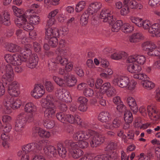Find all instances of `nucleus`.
<instances>
[{
    "label": "nucleus",
    "instance_id": "c756f323",
    "mask_svg": "<svg viewBox=\"0 0 160 160\" xmlns=\"http://www.w3.org/2000/svg\"><path fill=\"white\" fill-rule=\"evenodd\" d=\"M14 76V73H5L2 76V81L4 83L7 84L8 82H9L13 80Z\"/></svg>",
    "mask_w": 160,
    "mask_h": 160
},
{
    "label": "nucleus",
    "instance_id": "bb28decb",
    "mask_svg": "<svg viewBox=\"0 0 160 160\" xmlns=\"http://www.w3.org/2000/svg\"><path fill=\"white\" fill-rule=\"evenodd\" d=\"M127 56V53L125 52L121 51L112 54L111 55V58L113 59L119 60L122 58H125Z\"/></svg>",
    "mask_w": 160,
    "mask_h": 160
},
{
    "label": "nucleus",
    "instance_id": "aec40b11",
    "mask_svg": "<svg viewBox=\"0 0 160 160\" xmlns=\"http://www.w3.org/2000/svg\"><path fill=\"white\" fill-rule=\"evenodd\" d=\"M27 16L26 14L23 13L17 17V18L15 19V23L17 26L19 28H22L23 23L26 21Z\"/></svg>",
    "mask_w": 160,
    "mask_h": 160
},
{
    "label": "nucleus",
    "instance_id": "473e14b6",
    "mask_svg": "<svg viewBox=\"0 0 160 160\" xmlns=\"http://www.w3.org/2000/svg\"><path fill=\"white\" fill-rule=\"evenodd\" d=\"M112 28V31L113 32H118L122 25V22L121 20H117L113 23Z\"/></svg>",
    "mask_w": 160,
    "mask_h": 160
},
{
    "label": "nucleus",
    "instance_id": "423d86ee",
    "mask_svg": "<svg viewBox=\"0 0 160 160\" xmlns=\"http://www.w3.org/2000/svg\"><path fill=\"white\" fill-rule=\"evenodd\" d=\"M56 117L59 121L63 123L68 122L75 124V115L73 116L70 114H65L62 112H59L56 114Z\"/></svg>",
    "mask_w": 160,
    "mask_h": 160
},
{
    "label": "nucleus",
    "instance_id": "e2e57ef3",
    "mask_svg": "<svg viewBox=\"0 0 160 160\" xmlns=\"http://www.w3.org/2000/svg\"><path fill=\"white\" fill-rule=\"evenodd\" d=\"M18 155L21 157V160H28L29 155L27 153L23 152L22 151H19L18 153Z\"/></svg>",
    "mask_w": 160,
    "mask_h": 160
},
{
    "label": "nucleus",
    "instance_id": "0eeeda50",
    "mask_svg": "<svg viewBox=\"0 0 160 160\" xmlns=\"http://www.w3.org/2000/svg\"><path fill=\"white\" fill-rule=\"evenodd\" d=\"M4 59L8 63L16 66L21 65L22 62L20 55L14 54L12 55L10 54H7L5 55Z\"/></svg>",
    "mask_w": 160,
    "mask_h": 160
},
{
    "label": "nucleus",
    "instance_id": "20e7f679",
    "mask_svg": "<svg viewBox=\"0 0 160 160\" xmlns=\"http://www.w3.org/2000/svg\"><path fill=\"white\" fill-rule=\"evenodd\" d=\"M87 131L90 132V134H91L89 140L92 147H96L104 142L106 138L103 135L96 133L91 130H88Z\"/></svg>",
    "mask_w": 160,
    "mask_h": 160
},
{
    "label": "nucleus",
    "instance_id": "13d9d810",
    "mask_svg": "<svg viewBox=\"0 0 160 160\" xmlns=\"http://www.w3.org/2000/svg\"><path fill=\"white\" fill-rule=\"evenodd\" d=\"M12 10L14 14L17 17L19 16V15L22 14L21 10L15 6H12Z\"/></svg>",
    "mask_w": 160,
    "mask_h": 160
},
{
    "label": "nucleus",
    "instance_id": "9b49d317",
    "mask_svg": "<svg viewBox=\"0 0 160 160\" xmlns=\"http://www.w3.org/2000/svg\"><path fill=\"white\" fill-rule=\"evenodd\" d=\"M18 83L16 81H14L8 86V92L10 95L12 97H17L19 94Z\"/></svg>",
    "mask_w": 160,
    "mask_h": 160
},
{
    "label": "nucleus",
    "instance_id": "c03bdc74",
    "mask_svg": "<svg viewBox=\"0 0 160 160\" xmlns=\"http://www.w3.org/2000/svg\"><path fill=\"white\" fill-rule=\"evenodd\" d=\"M130 19L132 22L135 23L137 26L141 27V23L143 21L142 18L132 16L130 17Z\"/></svg>",
    "mask_w": 160,
    "mask_h": 160
},
{
    "label": "nucleus",
    "instance_id": "79ce46f5",
    "mask_svg": "<svg viewBox=\"0 0 160 160\" xmlns=\"http://www.w3.org/2000/svg\"><path fill=\"white\" fill-rule=\"evenodd\" d=\"M34 90L37 91L38 95L39 97H41L44 93L45 92L44 87L41 85H37L34 88Z\"/></svg>",
    "mask_w": 160,
    "mask_h": 160
},
{
    "label": "nucleus",
    "instance_id": "39448f33",
    "mask_svg": "<svg viewBox=\"0 0 160 160\" xmlns=\"http://www.w3.org/2000/svg\"><path fill=\"white\" fill-rule=\"evenodd\" d=\"M26 114L24 113H21L18 116L15 127L16 132L20 133L23 132L26 122Z\"/></svg>",
    "mask_w": 160,
    "mask_h": 160
},
{
    "label": "nucleus",
    "instance_id": "49530a36",
    "mask_svg": "<svg viewBox=\"0 0 160 160\" xmlns=\"http://www.w3.org/2000/svg\"><path fill=\"white\" fill-rule=\"evenodd\" d=\"M66 89H58L56 92V95L59 99L62 100L63 98V96L65 92Z\"/></svg>",
    "mask_w": 160,
    "mask_h": 160
},
{
    "label": "nucleus",
    "instance_id": "9d476101",
    "mask_svg": "<svg viewBox=\"0 0 160 160\" xmlns=\"http://www.w3.org/2000/svg\"><path fill=\"white\" fill-rule=\"evenodd\" d=\"M112 82L115 85H118L121 88H124L128 86L129 80L127 77H118L115 78Z\"/></svg>",
    "mask_w": 160,
    "mask_h": 160
},
{
    "label": "nucleus",
    "instance_id": "774afa93",
    "mask_svg": "<svg viewBox=\"0 0 160 160\" xmlns=\"http://www.w3.org/2000/svg\"><path fill=\"white\" fill-rule=\"evenodd\" d=\"M16 34L18 38L20 39H23L25 36L24 33L23 32L22 30L21 29L17 30Z\"/></svg>",
    "mask_w": 160,
    "mask_h": 160
},
{
    "label": "nucleus",
    "instance_id": "7c9ffc66",
    "mask_svg": "<svg viewBox=\"0 0 160 160\" xmlns=\"http://www.w3.org/2000/svg\"><path fill=\"white\" fill-rule=\"evenodd\" d=\"M66 148H64L62 143H58L57 145V149L59 156L63 158L65 156L67 152Z\"/></svg>",
    "mask_w": 160,
    "mask_h": 160
},
{
    "label": "nucleus",
    "instance_id": "b1692460",
    "mask_svg": "<svg viewBox=\"0 0 160 160\" xmlns=\"http://www.w3.org/2000/svg\"><path fill=\"white\" fill-rule=\"evenodd\" d=\"M1 15L2 24L6 26L10 25L11 22L9 13L7 11H4Z\"/></svg>",
    "mask_w": 160,
    "mask_h": 160
},
{
    "label": "nucleus",
    "instance_id": "6e6d98bb",
    "mask_svg": "<svg viewBox=\"0 0 160 160\" xmlns=\"http://www.w3.org/2000/svg\"><path fill=\"white\" fill-rule=\"evenodd\" d=\"M83 93L86 97H91L93 95L94 91L91 88H85L83 91Z\"/></svg>",
    "mask_w": 160,
    "mask_h": 160
},
{
    "label": "nucleus",
    "instance_id": "f704fd0d",
    "mask_svg": "<svg viewBox=\"0 0 160 160\" xmlns=\"http://www.w3.org/2000/svg\"><path fill=\"white\" fill-rule=\"evenodd\" d=\"M142 35L140 32L135 33L130 37L129 41L132 42H136L142 38Z\"/></svg>",
    "mask_w": 160,
    "mask_h": 160
},
{
    "label": "nucleus",
    "instance_id": "6e6552de",
    "mask_svg": "<svg viewBox=\"0 0 160 160\" xmlns=\"http://www.w3.org/2000/svg\"><path fill=\"white\" fill-rule=\"evenodd\" d=\"M63 76V79L55 76L53 77V79L55 82L61 87H63L64 86V82L67 81L74 76L70 72L66 71Z\"/></svg>",
    "mask_w": 160,
    "mask_h": 160
},
{
    "label": "nucleus",
    "instance_id": "412c9836",
    "mask_svg": "<svg viewBox=\"0 0 160 160\" xmlns=\"http://www.w3.org/2000/svg\"><path fill=\"white\" fill-rule=\"evenodd\" d=\"M149 32L154 34L157 37H160V25L158 23L152 24L149 30Z\"/></svg>",
    "mask_w": 160,
    "mask_h": 160
},
{
    "label": "nucleus",
    "instance_id": "37998d69",
    "mask_svg": "<svg viewBox=\"0 0 160 160\" xmlns=\"http://www.w3.org/2000/svg\"><path fill=\"white\" fill-rule=\"evenodd\" d=\"M43 124L46 128L51 129L53 128L55 125V122L53 120H46L43 121Z\"/></svg>",
    "mask_w": 160,
    "mask_h": 160
},
{
    "label": "nucleus",
    "instance_id": "c85d7f7f",
    "mask_svg": "<svg viewBox=\"0 0 160 160\" xmlns=\"http://www.w3.org/2000/svg\"><path fill=\"white\" fill-rule=\"evenodd\" d=\"M25 111L29 113L35 112L37 110L36 107L32 102L27 103L25 107Z\"/></svg>",
    "mask_w": 160,
    "mask_h": 160
},
{
    "label": "nucleus",
    "instance_id": "a18cd8bd",
    "mask_svg": "<svg viewBox=\"0 0 160 160\" xmlns=\"http://www.w3.org/2000/svg\"><path fill=\"white\" fill-rule=\"evenodd\" d=\"M156 48V45L154 43L151 42L150 43V45H149V47H148V49L147 50L145 51H148L147 54L148 55L153 56V52Z\"/></svg>",
    "mask_w": 160,
    "mask_h": 160
},
{
    "label": "nucleus",
    "instance_id": "864d4df0",
    "mask_svg": "<svg viewBox=\"0 0 160 160\" xmlns=\"http://www.w3.org/2000/svg\"><path fill=\"white\" fill-rule=\"evenodd\" d=\"M141 24V27H142L145 30L148 29V32L152 25L150 24V21L147 20H143Z\"/></svg>",
    "mask_w": 160,
    "mask_h": 160
},
{
    "label": "nucleus",
    "instance_id": "0e129e2a",
    "mask_svg": "<svg viewBox=\"0 0 160 160\" xmlns=\"http://www.w3.org/2000/svg\"><path fill=\"white\" fill-rule=\"evenodd\" d=\"M140 5H141L138 4L134 0L131 1L129 3L130 8L133 9H137L138 8L140 9V8L139 7Z\"/></svg>",
    "mask_w": 160,
    "mask_h": 160
},
{
    "label": "nucleus",
    "instance_id": "09e8293b",
    "mask_svg": "<svg viewBox=\"0 0 160 160\" xmlns=\"http://www.w3.org/2000/svg\"><path fill=\"white\" fill-rule=\"evenodd\" d=\"M50 133L49 132L40 129L39 132V136L40 137L44 138H48L50 137Z\"/></svg>",
    "mask_w": 160,
    "mask_h": 160
},
{
    "label": "nucleus",
    "instance_id": "cd10ccee",
    "mask_svg": "<svg viewBox=\"0 0 160 160\" xmlns=\"http://www.w3.org/2000/svg\"><path fill=\"white\" fill-rule=\"evenodd\" d=\"M147 78H145L142 82V83L144 87L148 89H151L154 87V84L152 82L149 81V78L147 76Z\"/></svg>",
    "mask_w": 160,
    "mask_h": 160
},
{
    "label": "nucleus",
    "instance_id": "58836bf2",
    "mask_svg": "<svg viewBox=\"0 0 160 160\" xmlns=\"http://www.w3.org/2000/svg\"><path fill=\"white\" fill-rule=\"evenodd\" d=\"M11 103L12 105V108L13 109L18 108L21 106L22 103L19 99H14L13 98L11 97Z\"/></svg>",
    "mask_w": 160,
    "mask_h": 160
},
{
    "label": "nucleus",
    "instance_id": "4d7b16f0",
    "mask_svg": "<svg viewBox=\"0 0 160 160\" xmlns=\"http://www.w3.org/2000/svg\"><path fill=\"white\" fill-rule=\"evenodd\" d=\"M111 87V84L109 82H105L102 85L100 89L102 93L105 92Z\"/></svg>",
    "mask_w": 160,
    "mask_h": 160
},
{
    "label": "nucleus",
    "instance_id": "6ab92c4d",
    "mask_svg": "<svg viewBox=\"0 0 160 160\" xmlns=\"http://www.w3.org/2000/svg\"><path fill=\"white\" fill-rule=\"evenodd\" d=\"M127 69L128 72L131 73H138L141 71L142 68L138 64L132 63L128 65Z\"/></svg>",
    "mask_w": 160,
    "mask_h": 160
},
{
    "label": "nucleus",
    "instance_id": "3c124183",
    "mask_svg": "<svg viewBox=\"0 0 160 160\" xmlns=\"http://www.w3.org/2000/svg\"><path fill=\"white\" fill-rule=\"evenodd\" d=\"M22 27L25 30L27 31L33 30L34 28L33 26L30 23L28 22L27 19L26 22L25 21V22L23 23Z\"/></svg>",
    "mask_w": 160,
    "mask_h": 160
},
{
    "label": "nucleus",
    "instance_id": "052dcab7",
    "mask_svg": "<svg viewBox=\"0 0 160 160\" xmlns=\"http://www.w3.org/2000/svg\"><path fill=\"white\" fill-rule=\"evenodd\" d=\"M46 90L48 92H51L54 89V87L50 81H46L45 83Z\"/></svg>",
    "mask_w": 160,
    "mask_h": 160
},
{
    "label": "nucleus",
    "instance_id": "c9c22d12",
    "mask_svg": "<svg viewBox=\"0 0 160 160\" xmlns=\"http://www.w3.org/2000/svg\"><path fill=\"white\" fill-rule=\"evenodd\" d=\"M121 30L123 32L127 33L132 32L134 30V27L128 23H125L122 24Z\"/></svg>",
    "mask_w": 160,
    "mask_h": 160
},
{
    "label": "nucleus",
    "instance_id": "7ed1b4c3",
    "mask_svg": "<svg viewBox=\"0 0 160 160\" xmlns=\"http://www.w3.org/2000/svg\"><path fill=\"white\" fill-rule=\"evenodd\" d=\"M45 143L43 140L37 141L35 142L28 143L24 145L22 148L23 152L27 153L30 152L37 153L39 150H41L42 146Z\"/></svg>",
    "mask_w": 160,
    "mask_h": 160
},
{
    "label": "nucleus",
    "instance_id": "680f3d73",
    "mask_svg": "<svg viewBox=\"0 0 160 160\" xmlns=\"http://www.w3.org/2000/svg\"><path fill=\"white\" fill-rule=\"evenodd\" d=\"M63 97V99H62L63 101L67 102H70L72 101V98L69 92L66 90Z\"/></svg>",
    "mask_w": 160,
    "mask_h": 160
},
{
    "label": "nucleus",
    "instance_id": "2eb2a0df",
    "mask_svg": "<svg viewBox=\"0 0 160 160\" xmlns=\"http://www.w3.org/2000/svg\"><path fill=\"white\" fill-rule=\"evenodd\" d=\"M98 118L102 123H108L111 119L110 113L108 112L104 111L99 114Z\"/></svg>",
    "mask_w": 160,
    "mask_h": 160
},
{
    "label": "nucleus",
    "instance_id": "338daca9",
    "mask_svg": "<svg viewBox=\"0 0 160 160\" xmlns=\"http://www.w3.org/2000/svg\"><path fill=\"white\" fill-rule=\"evenodd\" d=\"M148 3L151 7H155L160 5V0H149Z\"/></svg>",
    "mask_w": 160,
    "mask_h": 160
},
{
    "label": "nucleus",
    "instance_id": "ddd939ff",
    "mask_svg": "<svg viewBox=\"0 0 160 160\" xmlns=\"http://www.w3.org/2000/svg\"><path fill=\"white\" fill-rule=\"evenodd\" d=\"M11 97L9 95H6L4 99L3 105L6 113L9 114L12 112V105L11 103Z\"/></svg>",
    "mask_w": 160,
    "mask_h": 160
},
{
    "label": "nucleus",
    "instance_id": "69168bd1",
    "mask_svg": "<svg viewBox=\"0 0 160 160\" xmlns=\"http://www.w3.org/2000/svg\"><path fill=\"white\" fill-rule=\"evenodd\" d=\"M58 106L59 110L62 112H66L68 110L67 106L64 103H59Z\"/></svg>",
    "mask_w": 160,
    "mask_h": 160
},
{
    "label": "nucleus",
    "instance_id": "5701e85b",
    "mask_svg": "<svg viewBox=\"0 0 160 160\" xmlns=\"http://www.w3.org/2000/svg\"><path fill=\"white\" fill-rule=\"evenodd\" d=\"M54 107V106L43 107L46 109L44 111V116L46 118H50L54 115L55 113Z\"/></svg>",
    "mask_w": 160,
    "mask_h": 160
},
{
    "label": "nucleus",
    "instance_id": "dca6fc26",
    "mask_svg": "<svg viewBox=\"0 0 160 160\" xmlns=\"http://www.w3.org/2000/svg\"><path fill=\"white\" fill-rule=\"evenodd\" d=\"M38 58L35 54H32L29 57L27 63V66L30 68H33L36 67L38 61Z\"/></svg>",
    "mask_w": 160,
    "mask_h": 160
},
{
    "label": "nucleus",
    "instance_id": "5fc2aeb1",
    "mask_svg": "<svg viewBox=\"0 0 160 160\" xmlns=\"http://www.w3.org/2000/svg\"><path fill=\"white\" fill-rule=\"evenodd\" d=\"M136 62L139 64L143 65L146 60V58L143 55H137L136 57Z\"/></svg>",
    "mask_w": 160,
    "mask_h": 160
},
{
    "label": "nucleus",
    "instance_id": "4468645a",
    "mask_svg": "<svg viewBox=\"0 0 160 160\" xmlns=\"http://www.w3.org/2000/svg\"><path fill=\"white\" fill-rule=\"evenodd\" d=\"M102 5L99 2H95L91 3L89 5L88 9V12L92 15L99 10L102 7Z\"/></svg>",
    "mask_w": 160,
    "mask_h": 160
},
{
    "label": "nucleus",
    "instance_id": "4be33fe9",
    "mask_svg": "<svg viewBox=\"0 0 160 160\" xmlns=\"http://www.w3.org/2000/svg\"><path fill=\"white\" fill-rule=\"evenodd\" d=\"M54 99L53 96L51 95H48L46 97L44 101L42 103V107H54V105L53 102Z\"/></svg>",
    "mask_w": 160,
    "mask_h": 160
},
{
    "label": "nucleus",
    "instance_id": "393cba45",
    "mask_svg": "<svg viewBox=\"0 0 160 160\" xmlns=\"http://www.w3.org/2000/svg\"><path fill=\"white\" fill-rule=\"evenodd\" d=\"M6 49L9 52H19L21 50V47L18 45L10 43L8 44L6 47Z\"/></svg>",
    "mask_w": 160,
    "mask_h": 160
},
{
    "label": "nucleus",
    "instance_id": "72a5a7b5",
    "mask_svg": "<svg viewBox=\"0 0 160 160\" xmlns=\"http://www.w3.org/2000/svg\"><path fill=\"white\" fill-rule=\"evenodd\" d=\"M72 149L73 151L71 153L72 157L74 158L77 159L82 156L83 154V151L78 148H73Z\"/></svg>",
    "mask_w": 160,
    "mask_h": 160
},
{
    "label": "nucleus",
    "instance_id": "f8f14e48",
    "mask_svg": "<svg viewBox=\"0 0 160 160\" xmlns=\"http://www.w3.org/2000/svg\"><path fill=\"white\" fill-rule=\"evenodd\" d=\"M18 53H21V55H20V57L21 60L23 62H26L28 57H30L32 55H31L32 51L29 46L28 45L25 46L24 49H22L21 47L20 51Z\"/></svg>",
    "mask_w": 160,
    "mask_h": 160
},
{
    "label": "nucleus",
    "instance_id": "a211bd4d",
    "mask_svg": "<svg viewBox=\"0 0 160 160\" xmlns=\"http://www.w3.org/2000/svg\"><path fill=\"white\" fill-rule=\"evenodd\" d=\"M43 150L45 154L49 157L54 156L56 153V149L52 146H45L44 147Z\"/></svg>",
    "mask_w": 160,
    "mask_h": 160
},
{
    "label": "nucleus",
    "instance_id": "f03ea898",
    "mask_svg": "<svg viewBox=\"0 0 160 160\" xmlns=\"http://www.w3.org/2000/svg\"><path fill=\"white\" fill-rule=\"evenodd\" d=\"M57 29H52L50 27L46 30L45 39L48 40L49 45L52 48L56 47L58 44L57 37L59 36Z\"/></svg>",
    "mask_w": 160,
    "mask_h": 160
},
{
    "label": "nucleus",
    "instance_id": "a878e982",
    "mask_svg": "<svg viewBox=\"0 0 160 160\" xmlns=\"http://www.w3.org/2000/svg\"><path fill=\"white\" fill-rule=\"evenodd\" d=\"M91 15L88 12V11H85L81 15L80 19V24L82 26H85L88 23L89 15Z\"/></svg>",
    "mask_w": 160,
    "mask_h": 160
},
{
    "label": "nucleus",
    "instance_id": "de8ad7c7",
    "mask_svg": "<svg viewBox=\"0 0 160 160\" xmlns=\"http://www.w3.org/2000/svg\"><path fill=\"white\" fill-rule=\"evenodd\" d=\"M67 85L69 87L74 86L77 82V79L75 76L72 77L66 82Z\"/></svg>",
    "mask_w": 160,
    "mask_h": 160
},
{
    "label": "nucleus",
    "instance_id": "f257e3e1",
    "mask_svg": "<svg viewBox=\"0 0 160 160\" xmlns=\"http://www.w3.org/2000/svg\"><path fill=\"white\" fill-rule=\"evenodd\" d=\"M90 133L87 131H80L73 134V139L76 141L79 140V141L75 142V143L73 144V145H75V148H84L88 147V142L84 141L90 138L91 135Z\"/></svg>",
    "mask_w": 160,
    "mask_h": 160
},
{
    "label": "nucleus",
    "instance_id": "a19ab883",
    "mask_svg": "<svg viewBox=\"0 0 160 160\" xmlns=\"http://www.w3.org/2000/svg\"><path fill=\"white\" fill-rule=\"evenodd\" d=\"M86 2L84 1H82L79 2L76 5L75 11L77 12H79L82 11L85 8Z\"/></svg>",
    "mask_w": 160,
    "mask_h": 160
},
{
    "label": "nucleus",
    "instance_id": "603ef678",
    "mask_svg": "<svg viewBox=\"0 0 160 160\" xmlns=\"http://www.w3.org/2000/svg\"><path fill=\"white\" fill-rule=\"evenodd\" d=\"M74 143H75V142H72L71 140H66L64 142L65 148L68 149L75 148V145H73Z\"/></svg>",
    "mask_w": 160,
    "mask_h": 160
},
{
    "label": "nucleus",
    "instance_id": "f3484780",
    "mask_svg": "<svg viewBox=\"0 0 160 160\" xmlns=\"http://www.w3.org/2000/svg\"><path fill=\"white\" fill-rule=\"evenodd\" d=\"M27 12H29L30 14L29 15L30 16L29 18L30 23L34 25L38 24L41 21L40 17L38 15L31 14L34 12V11L32 9H30L28 10Z\"/></svg>",
    "mask_w": 160,
    "mask_h": 160
},
{
    "label": "nucleus",
    "instance_id": "4c0bfd02",
    "mask_svg": "<svg viewBox=\"0 0 160 160\" xmlns=\"http://www.w3.org/2000/svg\"><path fill=\"white\" fill-rule=\"evenodd\" d=\"M124 118L125 122L131 123L133 120V117L130 111H126L124 114Z\"/></svg>",
    "mask_w": 160,
    "mask_h": 160
},
{
    "label": "nucleus",
    "instance_id": "2f4dec72",
    "mask_svg": "<svg viewBox=\"0 0 160 160\" xmlns=\"http://www.w3.org/2000/svg\"><path fill=\"white\" fill-rule=\"evenodd\" d=\"M1 71L2 73H14L13 68L9 64L3 65L1 68Z\"/></svg>",
    "mask_w": 160,
    "mask_h": 160
},
{
    "label": "nucleus",
    "instance_id": "e433bc0d",
    "mask_svg": "<svg viewBox=\"0 0 160 160\" xmlns=\"http://www.w3.org/2000/svg\"><path fill=\"white\" fill-rule=\"evenodd\" d=\"M148 115L150 118H152L153 114H157L158 111L156 108L152 105H148L147 107Z\"/></svg>",
    "mask_w": 160,
    "mask_h": 160
},
{
    "label": "nucleus",
    "instance_id": "1a4fd4ad",
    "mask_svg": "<svg viewBox=\"0 0 160 160\" xmlns=\"http://www.w3.org/2000/svg\"><path fill=\"white\" fill-rule=\"evenodd\" d=\"M100 18L103 20V21L107 22L110 24H112L114 22L113 16L111 15L109 10L108 9H103L101 12Z\"/></svg>",
    "mask_w": 160,
    "mask_h": 160
},
{
    "label": "nucleus",
    "instance_id": "ea45409f",
    "mask_svg": "<svg viewBox=\"0 0 160 160\" xmlns=\"http://www.w3.org/2000/svg\"><path fill=\"white\" fill-rule=\"evenodd\" d=\"M68 60L65 58L62 57L61 56H58L56 58L55 63H60L62 66H64L68 63Z\"/></svg>",
    "mask_w": 160,
    "mask_h": 160
},
{
    "label": "nucleus",
    "instance_id": "bf43d9fd",
    "mask_svg": "<svg viewBox=\"0 0 160 160\" xmlns=\"http://www.w3.org/2000/svg\"><path fill=\"white\" fill-rule=\"evenodd\" d=\"M106 92L108 97H111L115 95L116 90L113 87H111Z\"/></svg>",
    "mask_w": 160,
    "mask_h": 160
},
{
    "label": "nucleus",
    "instance_id": "8fccbe9b",
    "mask_svg": "<svg viewBox=\"0 0 160 160\" xmlns=\"http://www.w3.org/2000/svg\"><path fill=\"white\" fill-rule=\"evenodd\" d=\"M117 147V145L116 143L114 142H110L104 148V150L106 151H109L115 149Z\"/></svg>",
    "mask_w": 160,
    "mask_h": 160
}]
</instances>
